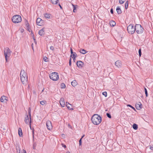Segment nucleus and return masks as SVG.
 I'll use <instances>...</instances> for the list:
<instances>
[{
    "label": "nucleus",
    "instance_id": "f257e3e1",
    "mask_svg": "<svg viewBox=\"0 0 153 153\" xmlns=\"http://www.w3.org/2000/svg\"><path fill=\"white\" fill-rule=\"evenodd\" d=\"M91 120L92 123L94 125L99 124L102 121V118L97 114H94L91 117Z\"/></svg>",
    "mask_w": 153,
    "mask_h": 153
},
{
    "label": "nucleus",
    "instance_id": "f03ea898",
    "mask_svg": "<svg viewBox=\"0 0 153 153\" xmlns=\"http://www.w3.org/2000/svg\"><path fill=\"white\" fill-rule=\"evenodd\" d=\"M135 31L137 34H141L143 33L144 31V28L140 24H136L134 27Z\"/></svg>",
    "mask_w": 153,
    "mask_h": 153
},
{
    "label": "nucleus",
    "instance_id": "7ed1b4c3",
    "mask_svg": "<svg viewBox=\"0 0 153 153\" xmlns=\"http://www.w3.org/2000/svg\"><path fill=\"white\" fill-rule=\"evenodd\" d=\"M12 22L15 23H19L22 21V18L20 16L16 15L14 16L12 19Z\"/></svg>",
    "mask_w": 153,
    "mask_h": 153
},
{
    "label": "nucleus",
    "instance_id": "20e7f679",
    "mask_svg": "<svg viewBox=\"0 0 153 153\" xmlns=\"http://www.w3.org/2000/svg\"><path fill=\"white\" fill-rule=\"evenodd\" d=\"M11 51L8 48H6L4 50V54L6 62L7 61V57H9L11 53Z\"/></svg>",
    "mask_w": 153,
    "mask_h": 153
},
{
    "label": "nucleus",
    "instance_id": "39448f33",
    "mask_svg": "<svg viewBox=\"0 0 153 153\" xmlns=\"http://www.w3.org/2000/svg\"><path fill=\"white\" fill-rule=\"evenodd\" d=\"M50 78L53 81L57 80L59 78V75L58 73L55 72L50 74L49 75Z\"/></svg>",
    "mask_w": 153,
    "mask_h": 153
},
{
    "label": "nucleus",
    "instance_id": "423d86ee",
    "mask_svg": "<svg viewBox=\"0 0 153 153\" xmlns=\"http://www.w3.org/2000/svg\"><path fill=\"white\" fill-rule=\"evenodd\" d=\"M127 30L129 33L131 34L134 33L135 32L134 27L132 24H130L128 26Z\"/></svg>",
    "mask_w": 153,
    "mask_h": 153
},
{
    "label": "nucleus",
    "instance_id": "0eeeda50",
    "mask_svg": "<svg viewBox=\"0 0 153 153\" xmlns=\"http://www.w3.org/2000/svg\"><path fill=\"white\" fill-rule=\"evenodd\" d=\"M46 125L48 129L51 130L52 129V126L51 122L50 121L48 120L46 122Z\"/></svg>",
    "mask_w": 153,
    "mask_h": 153
},
{
    "label": "nucleus",
    "instance_id": "6e6552de",
    "mask_svg": "<svg viewBox=\"0 0 153 153\" xmlns=\"http://www.w3.org/2000/svg\"><path fill=\"white\" fill-rule=\"evenodd\" d=\"M27 77H21V82L23 84H26L27 82Z\"/></svg>",
    "mask_w": 153,
    "mask_h": 153
},
{
    "label": "nucleus",
    "instance_id": "1a4fd4ad",
    "mask_svg": "<svg viewBox=\"0 0 153 153\" xmlns=\"http://www.w3.org/2000/svg\"><path fill=\"white\" fill-rule=\"evenodd\" d=\"M115 65L118 68H120L122 66L121 62L120 60H117L115 63Z\"/></svg>",
    "mask_w": 153,
    "mask_h": 153
},
{
    "label": "nucleus",
    "instance_id": "9d476101",
    "mask_svg": "<svg viewBox=\"0 0 153 153\" xmlns=\"http://www.w3.org/2000/svg\"><path fill=\"white\" fill-rule=\"evenodd\" d=\"M76 65L79 68L82 67L84 65L83 63L81 61H77L76 63Z\"/></svg>",
    "mask_w": 153,
    "mask_h": 153
},
{
    "label": "nucleus",
    "instance_id": "9b49d317",
    "mask_svg": "<svg viewBox=\"0 0 153 153\" xmlns=\"http://www.w3.org/2000/svg\"><path fill=\"white\" fill-rule=\"evenodd\" d=\"M59 103L62 107H64L65 105V102L64 101V100L63 98H62L60 100Z\"/></svg>",
    "mask_w": 153,
    "mask_h": 153
},
{
    "label": "nucleus",
    "instance_id": "f8f14e48",
    "mask_svg": "<svg viewBox=\"0 0 153 153\" xmlns=\"http://www.w3.org/2000/svg\"><path fill=\"white\" fill-rule=\"evenodd\" d=\"M44 28H43L40 30L39 32V34L41 36H43L45 34Z\"/></svg>",
    "mask_w": 153,
    "mask_h": 153
},
{
    "label": "nucleus",
    "instance_id": "ddd939ff",
    "mask_svg": "<svg viewBox=\"0 0 153 153\" xmlns=\"http://www.w3.org/2000/svg\"><path fill=\"white\" fill-rule=\"evenodd\" d=\"M142 105L141 103L139 102V103L136 104L135 107L137 109L139 110L142 108Z\"/></svg>",
    "mask_w": 153,
    "mask_h": 153
},
{
    "label": "nucleus",
    "instance_id": "4468645a",
    "mask_svg": "<svg viewBox=\"0 0 153 153\" xmlns=\"http://www.w3.org/2000/svg\"><path fill=\"white\" fill-rule=\"evenodd\" d=\"M108 26L107 24H104L103 25V29L105 33H107L108 31Z\"/></svg>",
    "mask_w": 153,
    "mask_h": 153
},
{
    "label": "nucleus",
    "instance_id": "2eb2a0df",
    "mask_svg": "<svg viewBox=\"0 0 153 153\" xmlns=\"http://www.w3.org/2000/svg\"><path fill=\"white\" fill-rule=\"evenodd\" d=\"M28 115L29 117V118H30V121L29 122V124H30V126L31 123V114L30 109V108H29V109H28Z\"/></svg>",
    "mask_w": 153,
    "mask_h": 153
},
{
    "label": "nucleus",
    "instance_id": "dca6fc26",
    "mask_svg": "<svg viewBox=\"0 0 153 153\" xmlns=\"http://www.w3.org/2000/svg\"><path fill=\"white\" fill-rule=\"evenodd\" d=\"M7 97L6 96H2L0 99V101L1 102H4L5 100H7L6 99Z\"/></svg>",
    "mask_w": 153,
    "mask_h": 153
},
{
    "label": "nucleus",
    "instance_id": "f3484780",
    "mask_svg": "<svg viewBox=\"0 0 153 153\" xmlns=\"http://www.w3.org/2000/svg\"><path fill=\"white\" fill-rule=\"evenodd\" d=\"M71 85L74 87L76 86L77 84L78 83L76 80H74L71 82Z\"/></svg>",
    "mask_w": 153,
    "mask_h": 153
},
{
    "label": "nucleus",
    "instance_id": "a211bd4d",
    "mask_svg": "<svg viewBox=\"0 0 153 153\" xmlns=\"http://www.w3.org/2000/svg\"><path fill=\"white\" fill-rule=\"evenodd\" d=\"M25 122L26 124L28 123L29 122L28 116L27 114L26 115L25 117Z\"/></svg>",
    "mask_w": 153,
    "mask_h": 153
},
{
    "label": "nucleus",
    "instance_id": "6ab92c4d",
    "mask_svg": "<svg viewBox=\"0 0 153 153\" xmlns=\"http://www.w3.org/2000/svg\"><path fill=\"white\" fill-rule=\"evenodd\" d=\"M116 11L118 14H120L121 13L122 11L121 9L119 7H117L116 8Z\"/></svg>",
    "mask_w": 153,
    "mask_h": 153
},
{
    "label": "nucleus",
    "instance_id": "aec40b11",
    "mask_svg": "<svg viewBox=\"0 0 153 153\" xmlns=\"http://www.w3.org/2000/svg\"><path fill=\"white\" fill-rule=\"evenodd\" d=\"M110 25L111 26L114 27L116 25L115 22L114 21H111L110 22Z\"/></svg>",
    "mask_w": 153,
    "mask_h": 153
},
{
    "label": "nucleus",
    "instance_id": "412c9836",
    "mask_svg": "<svg viewBox=\"0 0 153 153\" xmlns=\"http://www.w3.org/2000/svg\"><path fill=\"white\" fill-rule=\"evenodd\" d=\"M72 5L73 8V12L75 13L76 11L77 6V5H75L73 4H72Z\"/></svg>",
    "mask_w": 153,
    "mask_h": 153
},
{
    "label": "nucleus",
    "instance_id": "4be33fe9",
    "mask_svg": "<svg viewBox=\"0 0 153 153\" xmlns=\"http://www.w3.org/2000/svg\"><path fill=\"white\" fill-rule=\"evenodd\" d=\"M79 52L82 54H85L88 51H86L84 49H81L79 51Z\"/></svg>",
    "mask_w": 153,
    "mask_h": 153
},
{
    "label": "nucleus",
    "instance_id": "5701e85b",
    "mask_svg": "<svg viewBox=\"0 0 153 153\" xmlns=\"http://www.w3.org/2000/svg\"><path fill=\"white\" fill-rule=\"evenodd\" d=\"M52 3L54 4H57L58 1L59 0H51Z\"/></svg>",
    "mask_w": 153,
    "mask_h": 153
},
{
    "label": "nucleus",
    "instance_id": "b1692460",
    "mask_svg": "<svg viewBox=\"0 0 153 153\" xmlns=\"http://www.w3.org/2000/svg\"><path fill=\"white\" fill-rule=\"evenodd\" d=\"M18 133L19 135L21 137L22 135V131L20 128H19L18 130Z\"/></svg>",
    "mask_w": 153,
    "mask_h": 153
},
{
    "label": "nucleus",
    "instance_id": "393cba45",
    "mask_svg": "<svg viewBox=\"0 0 153 153\" xmlns=\"http://www.w3.org/2000/svg\"><path fill=\"white\" fill-rule=\"evenodd\" d=\"M51 15L48 13H46L44 14V16L45 18L47 19L50 18Z\"/></svg>",
    "mask_w": 153,
    "mask_h": 153
},
{
    "label": "nucleus",
    "instance_id": "a878e982",
    "mask_svg": "<svg viewBox=\"0 0 153 153\" xmlns=\"http://www.w3.org/2000/svg\"><path fill=\"white\" fill-rule=\"evenodd\" d=\"M41 19L40 18H38L36 19V23L37 24L39 25L41 21Z\"/></svg>",
    "mask_w": 153,
    "mask_h": 153
},
{
    "label": "nucleus",
    "instance_id": "bb28decb",
    "mask_svg": "<svg viewBox=\"0 0 153 153\" xmlns=\"http://www.w3.org/2000/svg\"><path fill=\"white\" fill-rule=\"evenodd\" d=\"M133 128L135 130L137 129L138 128V126L135 123H134L133 125Z\"/></svg>",
    "mask_w": 153,
    "mask_h": 153
},
{
    "label": "nucleus",
    "instance_id": "cd10ccee",
    "mask_svg": "<svg viewBox=\"0 0 153 153\" xmlns=\"http://www.w3.org/2000/svg\"><path fill=\"white\" fill-rule=\"evenodd\" d=\"M77 56V54L75 52H74V53H73L72 54H71V55L70 56L71 57H76Z\"/></svg>",
    "mask_w": 153,
    "mask_h": 153
},
{
    "label": "nucleus",
    "instance_id": "c85d7f7f",
    "mask_svg": "<svg viewBox=\"0 0 153 153\" xmlns=\"http://www.w3.org/2000/svg\"><path fill=\"white\" fill-rule=\"evenodd\" d=\"M128 1H127L126 3H125V8L126 9H127L128 7Z\"/></svg>",
    "mask_w": 153,
    "mask_h": 153
},
{
    "label": "nucleus",
    "instance_id": "c756f323",
    "mask_svg": "<svg viewBox=\"0 0 153 153\" xmlns=\"http://www.w3.org/2000/svg\"><path fill=\"white\" fill-rule=\"evenodd\" d=\"M61 88H65V85L64 83H62L61 84Z\"/></svg>",
    "mask_w": 153,
    "mask_h": 153
},
{
    "label": "nucleus",
    "instance_id": "7c9ffc66",
    "mask_svg": "<svg viewBox=\"0 0 153 153\" xmlns=\"http://www.w3.org/2000/svg\"><path fill=\"white\" fill-rule=\"evenodd\" d=\"M126 0H119V3L120 4H123Z\"/></svg>",
    "mask_w": 153,
    "mask_h": 153
},
{
    "label": "nucleus",
    "instance_id": "2f4dec72",
    "mask_svg": "<svg viewBox=\"0 0 153 153\" xmlns=\"http://www.w3.org/2000/svg\"><path fill=\"white\" fill-rule=\"evenodd\" d=\"M26 73L25 72V71L24 70H22L21 71L20 75V76L22 75H24L25 74H26Z\"/></svg>",
    "mask_w": 153,
    "mask_h": 153
},
{
    "label": "nucleus",
    "instance_id": "473e14b6",
    "mask_svg": "<svg viewBox=\"0 0 153 153\" xmlns=\"http://www.w3.org/2000/svg\"><path fill=\"white\" fill-rule=\"evenodd\" d=\"M46 102L45 101H42L40 102V104L42 105H44Z\"/></svg>",
    "mask_w": 153,
    "mask_h": 153
},
{
    "label": "nucleus",
    "instance_id": "72a5a7b5",
    "mask_svg": "<svg viewBox=\"0 0 153 153\" xmlns=\"http://www.w3.org/2000/svg\"><path fill=\"white\" fill-rule=\"evenodd\" d=\"M144 90H145V92L146 94V97H147L148 96V94L147 92V91L146 88H144Z\"/></svg>",
    "mask_w": 153,
    "mask_h": 153
},
{
    "label": "nucleus",
    "instance_id": "f704fd0d",
    "mask_svg": "<svg viewBox=\"0 0 153 153\" xmlns=\"http://www.w3.org/2000/svg\"><path fill=\"white\" fill-rule=\"evenodd\" d=\"M44 21L43 20L41 19V21L40 22V23L39 25V26H42L43 25Z\"/></svg>",
    "mask_w": 153,
    "mask_h": 153
},
{
    "label": "nucleus",
    "instance_id": "c9c22d12",
    "mask_svg": "<svg viewBox=\"0 0 153 153\" xmlns=\"http://www.w3.org/2000/svg\"><path fill=\"white\" fill-rule=\"evenodd\" d=\"M26 27H29V24L28 22L27 21V20H26Z\"/></svg>",
    "mask_w": 153,
    "mask_h": 153
},
{
    "label": "nucleus",
    "instance_id": "e433bc0d",
    "mask_svg": "<svg viewBox=\"0 0 153 153\" xmlns=\"http://www.w3.org/2000/svg\"><path fill=\"white\" fill-rule=\"evenodd\" d=\"M106 116H107L109 118H111V114L110 113H106Z\"/></svg>",
    "mask_w": 153,
    "mask_h": 153
},
{
    "label": "nucleus",
    "instance_id": "4c0bfd02",
    "mask_svg": "<svg viewBox=\"0 0 153 153\" xmlns=\"http://www.w3.org/2000/svg\"><path fill=\"white\" fill-rule=\"evenodd\" d=\"M138 53H139V56H141V55L142 53H141V50L140 48L139 50Z\"/></svg>",
    "mask_w": 153,
    "mask_h": 153
},
{
    "label": "nucleus",
    "instance_id": "58836bf2",
    "mask_svg": "<svg viewBox=\"0 0 153 153\" xmlns=\"http://www.w3.org/2000/svg\"><path fill=\"white\" fill-rule=\"evenodd\" d=\"M21 77H27V74H25L24 75H22L20 76Z\"/></svg>",
    "mask_w": 153,
    "mask_h": 153
},
{
    "label": "nucleus",
    "instance_id": "ea45409f",
    "mask_svg": "<svg viewBox=\"0 0 153 153\" xmlns=\"http://www.w3.org/2000/svg\"><path fill=\"white\" fill-rule=\"evenodd\" d=\"M127 106H129L130 107H131V108L132 109H133L134 110H135V108L133 107L132 106V105H129V104H128V105H127Z\"/></svg>",
    "mask_w": 153,
    "mask_h": 153
},
{
    "label": "nucleus",
    "instance_id": "a19ab883",
    "mask_svg": "<svg viewBox=\"0 0 153 153\" xmlns=\"http://www.w3.org/2000/svg\"><path fill=\"white\" fill-rule=\"evenodd\" d=\"M102 94L104 95L105 97H106L107 96V93L105 91L102 93Z\"/></svg>",
    "mask_w": 153,
    "mask_h": 153
},
{
    "label": "nucleus",
    "instance_id": "79ce46f5",
    "mask_svg": "<svg viewBox=\"0 0 153 153\" xmlns=\"http://www.w3.org/2000/svg\"><path fill=\"white\" fill-rule=\"evenodd\" d=\"M66 106L67 108L70 110L73 109V108H71L70 106L69 105H67Z\"/></svg>",
    "mask_w": 153,
    "mask_h": 153
},
{
    "label": "nucleus",
    "instance_id": "37998d69",
    "mask_svg": "<svg viewBox=\"0 0 153 153\" xmlns=\"http://www.w3.org/2000/svg\"><path fill=\"white\" fill-rule=\"evenodd\" d=\"M47 57L45 56L43 58V60H44L45 62H47V61L46 60H47Z\"/></svg>",
    "mask_w": 153,
    "mask_h": 153
},
{
    "label": "nucleus",
    "instance_id": "c03bdc74",
    "mask_svg": "<svg viewBox=\"0 0 153 153\" xmlns=\"http://www.w3.org/2000/svg\"><path fill=\"white\" fill-rule=\"evenodd\" d=\"M82 138H80V140H79V145L80 146L81 145H82Z\"/></svg>",
    "mask_w": 153,
    "mask_h": 153
},
{
    "label": "nucleus",
    "instance_id": "a18cd8bd",
    "mask_svg": "<svg viewBox=\"0 0 153 153\" xmlns=\"http://www.w3.org/2000/svg\"><path fill=\"white\" fill-rule=\"evenodd\" d=\"M71 58H70L69 61V65L70 66H71Z\"/></svg>",
    "mask_w": 153,
    "mask_h": 153
},
{
    "label": "nucleus",
    "instance_id": "49530a36",
    "mask_svg": "<svg viewBox=\"0 0 153 153\" xmlns=\"http://www.w3.org/2000/svg\"><path fill=\"white\" fill-rule=\"evenodd\" d=\"M149 148L151 150H152L153 151V145H150L149 146Z\"/></svg>",
    "mask_w": 153,
    "mask_h": 153
},
{
    "label": "nucleus",
    "instance_id": "de8ad7c7",
    "mask_svg": "<svg viewBox=\"0 0 153 153\" xmlns=\"http://www.w3.org/2000/svg\"><path fill=\"white\" fill-rule=\"evenodd\" d=\"M110 12L112 14H113L114 13V11L112 8H111L110 10Z\"/></svg>",
    "mask_w": 153,
    "mask_h": 153
},
{
    "label": "nucleus",
    "instance_id": "09e8293b",
    "mask_svg": "<svg viewBox=\"0 0 153 153\" xmlns=\"http://www.w3.org/2000/svg\"><path fill=\"white\" fill-rule=\"evenodd\" d=\"M50 49L51 50H54V47L53 46H51L50 47Z\"/></svg>",
    "mask_w": 153,
    "mask_h": 153
},
{
    "label": "nucleus",
    "instance_id": "8fccbe9b",
    "mask_svg": "<svg viewBox=\"0 0 153 153\" xmlns=\"http://www.w3.org/2000/svg\"><path fill=\"white\" fill-rule=\"evenodd\" d=\"M62 146L63 147H64V148H66V146L64 144L62 143Z\"/></svg>",
    "mask_w": 153,
    "mask_h": 153
},
{
    "label": "nucleus",
    "instance_id": "3c124183",
    "mask_svg": "<svg viewBox=\"0 0 153 153\" xmlns=\"http://www.w3.org/2000/svg\"><path fill=\"white\" fill-rule=\"evenodd\" d=\"M71 54H72V53L74 52H73V51L71 48L70 50Z\"/></svg>",
    "mask_w": 153,
    "mask_h": 153
},
{
    "label": "nucleus",
    "instance_id": "603ef678",
    "mask_svg": "<svg viewBox=\"0 0 153 153\" xmlns=\"http://www.w3.org/2000/svg\"><path fill=\"white\" fill-rule=\"evenodd\" d=\"M27 30L28 31H29V32H30V30H31L30 29V28H29V27H28H28H27Z\"/></svg>",
    "mask_w": 153,
    "mask_h": 153
},
{
    "label": "nucleus",
    "instance_id": "864d4df0",
    "mask_svg": "<svg viewBox=\"0 0 153 153\" xmlns=\"http://www.w3.org/2000/svg\"><path fill=\"white\" fill-rule=\"evenodd\" d=\"M59 6L61 8V9H62V6L59 3Z\"/></svg>",
    "mask_w": 153,
    "mask_h": 153
},
{
    "label": "nucleus",
    "instance_id": "5fc2aeb1",
    "mask_svg": "<svg viewBox=\"0 0 153 153\" xmlns=\"http://www.w3.org/2000/svg\"><path fill=\"white\" fill-rule=\"evenodd\" d=\"M22 151H23V153H26V151L25 150L23 149Z\"/></svg>",
    "mask_w": 153,
    "mask_h": 153
},
{
    "label": "nucleus",
    "instance_id": "6e6d98bb",
    "mask_svg": "<svg viewBox=\"0 0 153 153\" xmlns=\"http://www.w3.org/2000/svg\"><path fill=\"white\" fill-rule=\"evenodd\" d=\"M76 58V57H72V58H73V61H74V62H75V60Z\"/></svg>",
    "mask_w": 153,
    "mask_h": 153
},
{
    "label": "nucleus",
    "instance_id": "4d7b16f0",
    "mask_svg": "<svg viewBox=\"0 0 153 153\" xmlns=\"http://www.w3.org/2000/svg\"><path fill=\"white\" fill-rule=\"evenodd\" d=\"M66 105H71L68 102H66Z\"/></svg>",
    "mask_w": 153,
    "mask_h": 153
},
{
    "label": "nucleus",
    "instance_id": "13d9d810",
    "mask_svg": "<svg viewBox=\"0 0 153 153\" xmlns=\"http://www.w3.org/2000/svg\"><path fill=\"white\" fill-rule=\"evenodd\" d=\"M33 40H35V39H35V38L34 37V35H33Z\"/></svg>",
    "mask_w": 153,
    "mask_h": 153
},
{
    "label": "nucleus",
    "instance_id": "bf43d9fd",
    "mask_svg": "<svg viewBox=\"0 0 153 153\" xmlns=\"http://www.w3.org/2000/svg\"><path fill=\"white\" fill-rule=\"evenodd\" d=\"M34 42L35 43V44H36V43H37V42H36V39H35V40H34Z\"/></svg>",
    "mask_w": 153,
    "mask_h": 153
},
{
    "label": "nucleus",
    "instance_id": "052dcab7",
    "mask_svg": "<svg viewBox=\"0 0 153 153\" xmlns=\"http://www.w3.org/2000/svg\"><path fill=\"white\" fill-rule=\"evenodd\" d=\"M84 136H85V135H84H84H83L82 136V137H81V138H82H82H83V137H84Z\"/></svg>",
    "mask_w": 153,
    "mask_h": 153
},
{
    "label": "nucleus",
    "instance_id": "680f3d73",
    "mask_svg": "<svg viewBox=\"0 0 153 153\" xmlns=\"http://www.w3.org/2000/svg\"><path fill=\"white\" fill-rule=\"evenodd\" d=\"M33 44H32V48L33 49Z\"/></svg>",
    "mask_w": 153,
    "mask_h": 153
},
{
    "label": "nucleus",
    "instance_id": "e2e57ef3",
    "mask_svg": "<svg viewBox=\"0 0 153 153\" xmlns=\"http://www.w3.org/2000/svg\"><path fill=\"white\" fill-rule=\"evenodd\" d=\"M44 88L42 90V92H43L44 91Z\"/></svg>",
    "mask_w": 153,
    "mask_h": 153
},
{
    "label": "nucleus",
    "instance_id": "0e129e2a",
    "mask_svg": "<svg viewBox=\"0 0 153 153\" xmlns=\"http://www.w3.org/2000/svg\"><path fill=\"white\" fill-rule=\"evenodd\" d=\"M31 34H32L33 35H34L33 33V32L31 31Z\"/></svg>",
    "mask_w": 153,
    "mask_h": 153
},
{
    "label": "nucleus",
    "instance_id": "69168bd1",
    "mask_svg": "<svg viewBox=\"0 0 153 153\" xmlns=\"http://www.w3.org/2000/svg\"><path fill=\"white\" fill-rule=\"evenodd\" d=\"M21 32H23L22 30H21Z\"/></svg>",
    "mask_w": 153,
    "mask_h": 153
},
{
    "label": "nucleus",
    "instance_id": "338daca9",
    "mask_svg": "<svg viewBox=\"0 0 153 153\" xmlns=\"http://www.w3.org/2000/svg\"><path fill=\"white\" fill-rule=\"evenodd\" d=\"M67 153H70V152H67Z\"/></svg>",
    "mask_w": 153,
    "mask_h": 153
},
{
    "label": "nucleus",
    "instance_id": "774afa93",
    "mask_svg": "<svg viewBox=\"0 0 153 153\" xmlns=\"http://www.w3.org/2000/svg\"><path fill=\"white\" fill-rule=\"evenodd\" d=\"M19 153H20V152H19Z\"/></svg>",
    "mask_w": 153,
    "mask_h": 153
}]
</instances>
